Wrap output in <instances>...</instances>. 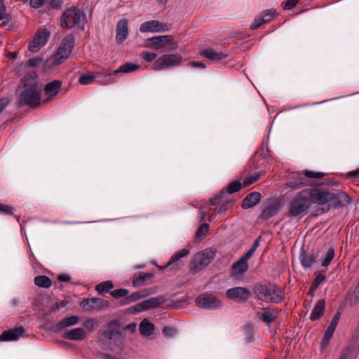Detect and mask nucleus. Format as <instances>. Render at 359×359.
Masks as SVG:
<instances>
[{
	"mask_svg": "<svg viewBox=\"0 0 359 359\" xmlns=\"http://www.w3.org/2000/svg\"><path fill=\"white\" fill-rule=\"evenodd\" d=\"M20 85L24 90L18 98V106H28L30 108L39 107L41 102V86L39 84L37 76L27 74L21 79Z\"/></svg>",
	"mask_w": 359,
	"mask_h": 359,
	"instance_id": "f257e3e1",
	"label": "nucleus"
},
{
	"mask_svg": "<svg viewBox=\"0 0 359 359\" xmlns=\"http://www.w3.org/2000/svg\"><path fill=\"white\" fill-rule=\"evenodd\" d=\"M334 249L333 247L329 248L324 257L322 258V265L327 266L334 257Z\"/></svg>",
	"mask_w": 359,
	"mask_h": 359,
	"instance_id": "37998d69",
	"label": "nucleus"
},
{
	"mask_svg": "<svg viewBox=\"0 0 359 359\" xmlns=\"http://www.w3.org/2000/svg\"><path fill=\"white\" fill-rule=\"evenodd\" d=\"M232 205V201H226L224 202L219 208L217 210V213H222L224 212L226 210H228V208Z\"/></svg>",
	"mask_w": 359,
	"mask_h": 359,
	"instance_id": "bf43d9fd",
	"label": "nucleus"
},
{
	"mask_svg": "<svg viewBox=\"0 0 359 359\" xmlns=\"http://www.w3.org/2000/svg\"><path fill=\"white\" fill-rule=\"evenodd\" d=\"M306 193L307 191L303 189L289 201L287 217L299 219L307 214L311 205Z\"/></svg>",
	"mask_w": 359,
	"mask_h": 359,
	"instance_id": "20e7f679",
	"label": "nucleus"
},
{
	"mask_svg": "<svg viewBox=\"0 0 359 359\" xmlns=\"http://www.w3.org/2000/svg\"><path fill=\"white\" fill-rule=\"evenodd\" d=\"M248 269V263H245L242 259H239L231 266V276L232 277L238 278L242 276Z\"/></svg>",
	"mask_w": 359,
	"mask_h": 359,
	"instance_id": "bb28decb",
	"label": "nucleus"
},
{
	"mask_svg": "<svg viewBox=\"0 0 359 359\" xmlns=\"http://www.w3.org/2000/svg\"><path fill=\"white\" fill-rule=\"evenodd\" d=\"M328 201V206L318 208L317 211H320V213H325L331 208L337 209L339 208L346 207L351 203L352 198L343 191L339 189H330Z\"/></svg>",
	"mask_w": 359,
	"mask_h": 359,
	"instance_id": "423d86ee",
	"label": "nucleus"
},
{
	"mask_svg": "<svg viewBox=\"0 0 359 359\" xmlns=\"http://www.w3.org/2000/svg\"><path fill=\"white\" fill-rule=\"evenodd\" d=\"M340 317H341V313L339 311H337L335 313V315L334 316L329 326L336 329V327L338 325L339 320L340 319Z\"/></svg>",
	"mask_w": 359,
	"mask_h": 359,
	"instance_id": "0e129e2a",
	"label": "nucleus"
},
{
	"mask_svg": "<svg viewBox=\"0 0 359 359\" xmlns=\"http://www.w3.org/2000/svg\"><path fill=\"white\" fill-rule=\"evenodd\" d=\"M264 172H260L257 173H255L252 175H250L245 179L243 183V187H247L254 182H257L262 175H263Z\"/></svg>",
	"mask_w": 359,
	"mask_h": 359,
	"instance_id": "c03bdc74",
	"label": "nucleus"
},
{
	"mask_svg": "<svg viewBox=\"0 0 359 359\" xmlns=\"http://www.w3.org/2000/svg\"><path fill=\"white\" fill-rule=\"evenodd\" d=\"M140 298L142 299L144 297H146L154 292V290L152 288H146L143 289L140 291H138Z\"/></svg>",
	"mask_w": 359,
	"mask_h": 359,
	"instance_id": "69168bd1",
	"label": "nucleus"
},
{
	"mask_svg": "<svg viewBox=\"0 0 359 359\" xmlns=\"http://www.w3.org/2000/svg\"><path fill=\"white\" fill-rule=\"evenodd\" d=\"M145 46L154 50H159L169 44L168 50H175L178 48V43L174 41L172 35L156 36L145 40Z\"/></svg>",
	"mask_w": 359,
	"mask_h": 359,
	"instance_id": "1a4fd4ad",
	"label": "nucleus"
},
{
	"mask_svg": "<svg viewBox=\"0 0 359 359\" xmlns=\"http://www.w3.org/2000/svg\"><path fill=\"white\" fill-rule=\"evenodd\" d=\"M326 175L321 172H313L311 170H302L288 180L287 186L292 189H301L304 187L312 186L311 179H321Z\"/></svg>",
	"mask_w": 359,
	"mask_h": 359,
	"instance_id": "39448f33",
	"label": "nucleus"
},
{
	"mask_svg": "<svg viewBox=\"0 0 359 359\" xmlns=\"http://www.w3.org/2000/svg\"><path fill=\"white\" fill-rule=\"evenodd\" d=\"M300 0H286L282 3L284 10H291L299 3Z\"/></svg>",
	"mask_w": 359,
	"mask_h": 359,
	"instance_id": "864d4df0",
	"label": "nucleus"
},
{
	"mask_svg": "<svg viewBox=\"0 0 359 359\" xmlns=\"http://www.w3.org/2000/svg\"><path fill=\"white\" fill-rule=\"evenodd\" d=\"M170 29V25L167 23H162L156 20H152L144 22L140 27L141 32H158L161 31H167Z\"/></svg>",
	"mask_w": 359,
	"mask_h": 359,
	"instance_id": "f3484780",
	"label": "nucleus"
},
{
	"mask_svg": "<svg viewBox=\"0 0 359 359\" xmlns=\"http://www.w3.org/2000/svg\"><path fill=\"white\" fill-rule=\"evenodd\" d=\"M96 76L93 74H83L79 79V83L82 85H88L91 83Z\"/></svg>",
	"mask_w": 359,
	"mask_h": 359,
	"instance_id": "49530a36",
	"label": "nucleus"
},
{
	"mask_svg": "<svg viewBox=\"0 0 359 359\" xmlns=\"http://www.w3.org/2000/svg\"><path fill=\"white\" fill-rule=\"evenodd\" d=\"M325 311V299H319L311 313L310 320L312 321L317 320L323 316Z\"/></svg>",
	"mask_w": 359,
	"mask_h": 359,
	"instance_id": "cd10ccee",
	"label": "nucleus"
},
{
	"mask_svg": "<svg viewBox=\"0 0 359 359\" xmlns=\"http://www.w3.org/2000/svg\"><path fill=\"white\" fill-rule=\"evenodd\" d=\"M25 332L23 327L20 326L4 331L0 335V341H13L18 339Z\"/></svg>",
	"mask_w": 359,
	"mask_h": 359,
	"instance_id": "a878e982",
	"label": "nucleus"
},
{
	"mask_svg": "<svg viewBox=\"0 0 359 359\" xmlns=\"http://www.w3.org/2000/svg\"><path fill=\"white\" fill-rule=\"evenodd\" d=\"M255 251V250L250 248V250L245 252L240 259H242L245 263H248V261L254 255Z\"/></svg>",
	"mask_w": 359,
	"mask_h": 359,
	"instance_id": "680f3d73",
	"label": "nucleus"
},
{
	"mask_svg": "<svg viewBox=\"0 0 359 359\" xmlns=\"http://www.w3.org/2000/svg\"><path fill=\"white\" fill-rule=\"evenodd\" d=\"M140 68V66L132 63V62H126L121 65L118 69L114 71L111 74H106L104 76V79L107 83H111L114 81V78L112 76L118 74V73H129L134 71L137 70Z\"/></svg>",
	"mask_w": 359,
	"mask_h": 359,
	"instance_id": "412c9836",
	"label": "nucleus"
},
{
	"mask_svg": "<svg viewBox=\"0 0 359 359\" xmlns=\"http://www.w3.org/2000/svg\"><path fill=\"white\" fill-rule=\"evenodd\" d=\"M63 4V0H50L49 7L52 9H61Z\"/></svg>",
	"mask_w": 359,
	"mask_h": 359,
	"instance_id": "4d7b16f0",
	"label": "nucleus"
},
{
	"mask_svg": "<svg viewBox=\"0 0 359 359\" xmlns=\"http://www.w3.org/2000/svg\"><path fill=\"white\" fill-rule=\"evenodd\" d=\"M129 293L128 290L125 288L116 289L110 292V294L115 299H118L120 297H124L127 296Z\"/></svg>",
	"mask_w": 359,
	"mask_h": 359,
	"instance_id": "de8ad7c7",
	"label": "nucleus"
},
{
	"mask_svg": "<svg viewBox=\"0 0 359 359\" xmlns=\"http://www.w3.org/2000/svg\"><path fill=\"white\" fill-rule=\"evenodd\" d=\"M280 311V310L273 307H266L264 308L262 312L259 313L258 315L260 316L259 318L263 322L267 325H270L277 319Z\"/></svg>",
	"mask_w": 359,
	"mask_h": 359,
	"instance_id": "b1692460",
	"label": "nucleus"
},
{
	"mask_svg": "<svg viewBox=\"0 0 359 359\" xmlns=\"http://www.w3.org/2000/svg\"><path fill=\"white\" fill-rule=\"evenodd\" d=\"M109 302L107 300L97 297L86 298L80 302V306L87 312L93 310L100 311L109 307Z\"/></svg>",
	"mask_w": 359,
	"mask_h": 359,
	"instance_id": "4468645a",
	"label": "nucleus"
},
{
	"mask_svg": "<svg viewBox=\"0 0 359 359\" xmlns=\"http://www.w3.org/2000/svg\"><path fill=\"white\" fill-rule=\"evenodd\" d=\"M325 271H317L313 273L314 279L312 282L315 286L319 287V285L326 280V276L324 274Z\"/></svg>",
	"mask_w": 359,
	"mask_h": 359,
	"instance_id": "79ce46f5",
	"label": "nucleus"
},
{
	"mask_svg": "<svg viewBox=\"0 0 359 359\" xmlns=\"http://www.w3.org/2000/svg\"><path fill=\"white\" fill-rule=\"evenodd\" d=\"M358 352L353 346H345L341 350L338 359H355Z\"/></svg>",
	"mask_w": 359,
	"mask_h": 359,
	"instance_id": "f704fd0d",
	"label": "nucleus"
},
{
	"mask_svg": "<svg viewBox=\"0 0 359 359\" xmlns=\"http://www.w3.org/2000/svg\"><path fill=\"white\" fill-rule=\"evenodd\" d=\"M34 283L39 287L49 288L52 285V280L46 276H37L34 278Z\"/></svg>",
	"mask_w": 359,
	"mask_h": 359,
	"instance_id": "e433bc0d",
	"label": "nucleus"
},
{
	"mask_svg": "<svg viewBox=\"0 0 359 359\" xmlns=\"http://www.w3.org/2000/svg\"><path fill=\"white\" fill-rule=\"evenodd\" d=\"M182 61V57L179 53L163 55L155 60L153 69L160 71L171 67L179 66Z\"/></svg>",
	"mask_w": 359,
	"mask_h": 359,
	"instance_id": "9b49d317",
	"label": "nucleus"
},
{
	"mask_svg": "<svg viewBox=\"0 0 359 359\" xmlns=\"http://www.w3.org/2000/svg\"><path fill=\"white\" fill-rule=\"evenodd\" d=\"M62 82L60 80H53L48 82L44 87L45 95L47 97L43 100V103L48 102L54 98L61 91Z\"/></svg>",
	"mask_w": 359,
	"mask_h": 359,
	"instance_id": "a211bd4d",
	"label": "nucleus"
},
{
	"mask_svg": "<svg viewBox=\"0 0 359 359\" xmlns=\"http://www.w3.org/2000/svg\"><path fill=\"white\" fill-rule=\"evenodd\" d=\"M63 338L69 340H83L86 337V332L83 328L78 327L63 334Z\"/></svg>",
	"mask_w": 359,
	"mask_h": 359,
	"instance_id": "c85d7f7f",
	"label": "nucleus"
},
{
	"mask_svg": "<svg viewBox=\"0 0 359 359\" xmlns=\"http://www.w3.org/2000/svg\"><path fill=\"white\" fill-rule=\"evenodd\" d=\"M345 177L347 179H351V178L355 179V180L358 179L359 177V168L355 170H353V171L347 172L345 175Z\"/></svg>",
	"mask_w": 359,
	"mask_h": 359,
	"instance_id": "774afa93",
	"label": "nucleus"
},
{
	"mask_svg": "<svg viewBox=\"0 0 359 359\" xmlns=\"http://www.w3.org/2000/svg\"><path fill=\"white\" fill-rule=\"evenodd\" d=\"M280 208V203L276 199H271L267 205L262 210L259 218L267 220L275 216L278 212Z\"/></svg>",
	"mask_w": 359,
	"mask_h": 359,
	"instance_id": "6ab92c4d",
	"label": "nucleus"
},
{
	"mask_svg": "<svg viewBox=\"0 0 359 359\" xmlns=\"http://www.w3.org/2000/svg\"><path fill=\"white\" fill-rule=\"evenodd\" d=\"M140 57L144 61L151 62L157 57V54L144 50L140 53Z\"/></svg>",
	"mask_w": 359,
	"mask_h": 359,
	"instance_id": "09e8293b",
	"label": "nucleus"
},
{
	"mask_svg": "<svg viewBox=\"0 0 359 359\" xmlns=\"http://www.w3.org/2000/svg\"><path fill=\"white\" fill-rule=\"evenodd\" d=\"M154 277L151 273H135L133 276V285L134 287L142 286L146 284L147 279H151Z\"/></svg>",
	"mask_w": 359,
	"mask_h": 359,
	"instance_id": "7c9ffc66",
	"label": "nucleus"
},
{
	"mask_svg": "<svg viewBox=\"0 0 359 359\" xmlns=\"http://www.w3.org/2000/svg\"><path fill=\"white\" fill-rule=\"evenodd\" d=\"M189 253V250L186 248L175 252L163 269L169 268L172 271L180 270L184 265V262L181 259L186 257Z\"/></svg>",
	"mask_w": 359,
	"mask_h": 359,
	"instance_id": "dca6fc26",
	"label": "nucleus"
},
{
	"mask_svg": "<svg viewBox=\"0 0 359 359\" xmlns=\"http://www.w3.org/2000/svg\"><path fill=\"white\" fill-rule=\"evenodd\" d=\"M226 295L229 299L238 302H245L252 296L250 290L243 287H235L227 290Z\"/></svg>",
	"mask_w": 359,
	"mask_h": 359,
	"instance_id": "2eb2a0df",
	"label": "nucleus"
},
{
	"mask_svg": "<svg viewBox=\"0 0 359 359\" xmlns=\"http://www.w3.org/2000/svg\"><path fill=\"white\" fill-rule=\"evenodd\" d=\"M4 1V0H0V20H6L7 22H9L11 20V16L6 13Z\"/></svg>",
	"mask_w": 359,
	"mask_h": 359,
	"instance_id": "8fccbe9b",
	"label": "nucleus"
},
{
	"mask_svg": "<svg viewBox=\"0 0 359 359\" xmlns=\"http://www.w3.org/2000/svg\"><path fill=\"white\" fill-rule=\"evenodd\" d=\"M307 191V197L310 201V205L312 203L325 208L328 206L329 203V191L327 188H309L304 189Z\"/></svg>",
	"mask_w": 359,
	"mask_h": 359,
	"instance_id": "9d476101",
	"label": "nucleus"
},
{
	"mask_svg": "<svg viewBox=\"0 0 359 359\" xmlns=\"http://www.w3.org/2000/svg\"><path fill=\"white\" fill-rule=\"evenodd\" d=\"M318 255L314 252H307L302 249L299 259L302 266L304 269L311 268L317 262Z\"/></svg>",
	"mask_w": 359,
	"mask_h": 359,
	"instance_id": "4be33fe9",
	"label": "nucleus"
},
{
	"mask_svg": "<svg viewBox=\"0 0 359 359\" xmlns=\"http://www.w3.org/2000/svg\"><path fill=\"white\" fill-rule=\"evenodd\" d=\"M262 198V195L258 191H252L248 194L241 203V208L243 210L249 209L258 204Z\"/></svg>",
	"mask_w": 359,
	"mask_h": 359,
	"instance_id": "393cba45",
	"label": "nucleus"
},
{
	"mask_svg": "<svg viewBox=\"0 0 359 359\" xmlns=\"http://www.w3.org/2000/svg\"><path fill=\"white\" fill-rule=\"evenodd\" d=\"M13 207L0 203V213L12 215H13Z\"/></svg>",
	"mask_w": 359,
	"mask_h": 359,
	"instance_id": "6e6d98bb",
	"label": "nucleus"
},
{
	"mask_svg": "<svg viewBox=\"0 0 359 359\" xmlns=\"http://www.w3.org/2000/svg\"><path fill=\"white\" fill-rule=\"evenodd\" d=\"M210 229V225L208 223H203L201 224L196 230L195 234V240L196 241H201V237L202 236H205L208 233Z\"/></svg>",
	"mask_w": 359,
	"mask_h": 359,
	"instance_id": "a19ab883",
	"label": "nucleus"
},
{
	"mask_svg": "<svg viewBox=\"0 0 359 359\" xmlns=\"http://www.w3.org/2000/svg\"><path fill=\"white\" fill-rule=\"evenodd\" d=\"M177 330L170 327H164L162 330L163 334L165 337H172L176 334Z\"/></svg>",
	"mask_w": 359,
	"mask_h": 359,
	"instance_id": "13d9d810",
	"label": "nucleus"
},
{
	"mask_svg": "<svg viewBox=\"0 0 359 359\" xmlns=\"http://www.w3.org/2000/svg\"><path fill=\"white\" fill-rule=\"evenodd\" d=\"M242 187L243 184L241 183V180H236L231 182L224 189L225 195L226 194H233L236 192L239 191Z\"/></svg>",
	"mask_w": 359,
	"mask_h": 359,
	"instance_id": "4c0bfd02",
	"label": "nucleus"
},
{
	"mask_svg": "<svg viewBox=\"0 0 359 359\" xmlns=\"http://www.w3.org/2000/svg\"><path fill=\"white\" fill-rule=\"evenodd\" d=\"M11 100L8 97L0 98V114L9 104Z\"/></svg>",
	"mask_w": 359,
	"mask_h": 359,
	"instance_id": "052dcab7",
	"label": "nucleus"
},
{
	"mask_svg": "<svg viewBox=\"0 0 359 359\" xmlns=\"http://www.w3.org/2000/svg\"><path fill=\"white\" fill-rule=\"evenodd\" d=\"M224 196L225 191L224 189L221 190L219 194H216L214 197L210 199V204L211 205H216L219 204Z\"/></svg>",
	"mask_w": 359,
	"mask_h": 359,
	"instance_id": "3c124183",
	"label": "nucleus"
},
{
	"mask_svg": "<svg viewBox=\"0 0 359 359\" xmlns=\"http://www.w3.org/2000/svg\"><path fill=\"white\" fill-rule=\"evenodd\" d=\"M86 22L87 18L85 13L76 6L67 8L60 17V25L63 29L76 28L83 31Z\"/></svg>",
	"mask_w": 359,
	"mask_h": 359,
	"instance_id": "7ed1b4c3",
	"label": "nucleus"
},
{
	"mask_svg": "<svg viewBox=\"0 0 359 359\" xmlns=\"http://www.w3.org/2000/svg\"><path fill=\"white\" fill-rule=\"evenodd\" d=\"M46 0H30L29 4L34 8H39L45 4Z\"/></svg>",
	"mask_w": 359,
	"mask_h": 359,
	"instance_id": "338daca9",
	"label": "nucleus"
},
{
	"mask_svg": "<svg viewBox=\"0 0 359 359\" xmlns=\"http://www.w3.org/2000/svg\"><path fill=\"white\" fill-rule=\"evenodd\" d=\"M335 330V328L328 326L320 342V348L322 349H324L328 345L329 341L333 337Z\"/></svg>",
	"mask_w": 359,
	"mask_h": 359,
	"instance_id": "ea45409f",
	"label": "nucleus"
},
{
	"mask_svg": "<svg viewBox=\"0 0 359 359\" xmlns=\"http://www.w3.org/2000/svg\"><path fill=\"white\" fill-rule=\"evenodd\" d=\"M79 318L76 316H71L63 318L56 324L57 330H61L67 327L76 325L79 323Z\"/></svg>",
	"mask_w": 359,
	"mask_h": 359,
	"instance_id": "c9c22d12",
	"label": "nucleus"
},
{
	"mask_svg": "<svg viewBox=\"0 0 359 359\" xmlns=\"http://www.w3.org/2000/svg\"><path fill=\"white\" fill-rule=\"evenodd\" d=\"M50 33L46 28L39 29L28 45V50L32 53L38 52L48 42Z\"/></svg>",
	"mask_w": 359,
	"mask_h": 359,
	"instance_id": "f8f14e48",
	"label": "nucleus"
},
{
	"mask_svg": "<svg viewBox=\"0 0 359 359\" xmlns=\"http://www.w3.org/2000/svg\"><path fill=\"white\" fill-rule=\"evenodd\" d=\"M256 297L264 302L280 304L285 299V290L270 281L258 282L253 286Z\"/></svg>",
	"mask_w": 359,
	"mask_h": 359,
	"instance_id": "f03ea898",
	"label": "nucleus"
},
{
	"mask_svg": "<svg viewBox=\"0 0 359 359\" xmlns=\"http://www.w3.org/2000/svg\"><path fill=\"white\" fill-rule=\"evenodd\" d=\"M43 61L41 57L37 56L31 59H29L27 62V65L30 67H39Z\"/></svg>",
	"mask_w": 359,
	"mask_h": 359,
	"instance_id": "603ef678",
	"label": "nucleus"
},
{
	"mask_svg": "<svg viewBox=\"0 0 359 359\" xmlns=\"http://www.w3.org/2000/svg\"><path fill=\"white\" fill-rule=\"evenodd\" d=\"M276 16L275 11L273 10L264 11L259 16L256 18L250 25V29L255 30L258 29L262 25L269 22Z\"/></svg>",
	"mask_w": 359,
	"mask_h": 359,
	"instance_id": "aec40b11",
	"label": "nucleus"
},
{
	"mask_svg": "<svg viewBox=\"0 0 359 359\" xmlns=\"http://www.w3.org/2000/svg\"><path fill=\"white\" fill-rule=\"evenodd\" d=\"M114 287V284L111 280H107L97 284L95 290L100 294L109 292Z\"/></svg>",
	"mask_w": 359,
	"mask_h": 359,
	"instance_id": "58836bf2",
	"label": "nucleus"
},
{
	"mask_svg": "<svg viewBox=\"0 0 359 359\" xmlns=\"http://www.w3.org/2000/svg\"><path fill=\"white\" fill-rule=\"evenodd\" d=\"M255 251V250L250 248V250L245 252L240 259H242L245 263H248V261L254 255Z\"/></svg>",
	"mask_w": 359,
	"mask_h": 359,
	"instance_id": "e2e57ef3",
	"label": "nucleus"
},
{
	"mask_svg": "<svg viewBox=\"0 0 359 359\" xmlns=\"http://www.w3.org/2000/svg\"><path fill=\"white\" fill-rule=\"evenodd\" d=\"M245 334L246 336V341L252 342L253 341L254 327L250 323L245 325L243 327Z\"/></svg>",
	"mask_w": 359,
	"mask_h": 359,
	"instance_id": "a18cd8bd",
	"label": "nucleus"
},
{
	"mask_svg": "<svg viewBox=\"0 0 359 359\" xmlns=\"http://www.w3.org/2000/svg\"><path fill=\"white\" fill-rule=\"evenodd\" d=\"M215 258V252L212 250H202L197 252L189 264V271L194 274L207 266Z\"/></svg>",
	"mask_w": 359,
	"mask_h": 359,
	"instance_id": "6e6552de",
	"label": "nucleus"
},
{
	"mask_svg": "<svg viewBox=\"0 0 359 359\" xmlns=\"http://www.w3.org/2000/svg\"><path fill=\"white\" fill-rule=\"evenodd\" d=\"M139 330L142 335L149 337L152 334L154 330V325L147 318H144L140 323Z\"/></svg>",
	"mask_w": 359,
	"mask_h": 359,
	"instance_id": "72a5a7b5",
	"label": "nucleus"
},
{
	"mask_svg": "<svg viewBox=\"0 0 359 359\" xmlns=\"http://www.w3.org/2000/svg\"><path fill=\"white\" fill-rule=\"evenodd\" d=\"M196 305L199 308L216 309L222 306V302L213 294L204 292L199 294L196 300Z\"/></svg>",
	"mask_w": 359,
	"mask_h": 359,
	"instance_id": "ddd939ff",
	"label": "nucleus"
},
{
	"mask_svg": "<svg viewBox=\"0 0 359 359\" xmlns=\"http://www.w3.org/2000/svg\"><path fill=\"white\" fill-rule=\"evenodd\" d=\"M128 35V21L123 18L118 21L116 25V40L118 43H123Z\"/></svg>",
	"mask_w": 359,
	"mask_h": 359,
	"instance_id": "5701e85b",
	"label": "nucleus"
},
{
	"mask_svg": "<svg viewBox=\"0 0 359 359\" xmlns=\"http://www.w3.org/2000/svg\"><path fill=\"white\" fill-rule=\"evenodd\" d=\"M200 54L202 57L208 58L211 60H220L226 58L228 56L227 53H224L222 52H216L212 49L203 50L201 51Z\"/></svg>",
	"mask_w": 359,
	"mask_h": 359,
	"instance_id": "2f4dec72",
	"label": "nucleus"
},
{
	"mask_svg": "<svg viewBox=\"0 0 359 359\" xmlns=\"http://www.w3.org/2000/svg\"><path fill=\"white\" fill-rule=\"evenodd\" d=\"M142 302L137 304L135 306H132L128 309V312L130 313H137L146 311L144 307L142 306Z\"/></svg>",
	"mask_w": 359,
	"mask_h": 359,
	"instance_id": "5fc2aeb1",
	"label": "nucleus"
},
{
	"mask_svg": "<svg viewBox=\"0 0 359 359\" xmlns=\"http://www.w3.org/2000/svg\"><path fill=\"white\" fill-rule=\"evenodd\" d=\"M100 337L113 340L115 342H120L122 340V333L115 329H110L109 331H102Z\"/></svg>",
	"mask_w": 359,
	"mask_h": 359,
	"instance_id": "473e14b6",
	"label": "nucleus"
},
{
	"mask_svg": "<svg viewBox=\"0 0 359 359\" xmlns=\"http://www.w3.org/2000/svg\"><path fill=\"white\" fill-rule=\"evenodd\" d=\"M165 298L161 295L156 297H151L142 302V306L147 310L150 309L158 308L165 303Z\"/></svg>",
	"mask_w": 359,
	"mask_h": 359,
	"instance_id": "c756f323",
	"label": "nucleus"
},
{
	"mask_svg": "<svg viewBox=\"0 0 359 359\" xmlns=\"http://www.w3.org/2000/svg\"><path fill=\"white\" fill-rule=\"evenodd\" d=\"M75 44V38L72 34L67 35L62 41L57 52L53 56V64L58 65L67 60L72 53Z\"/></svg>",
	"mask_w": 359,
	"mask_h": 359,
	"instance_id": "0eeeda50",
	"label": "nucleus"
}]
</instances>
